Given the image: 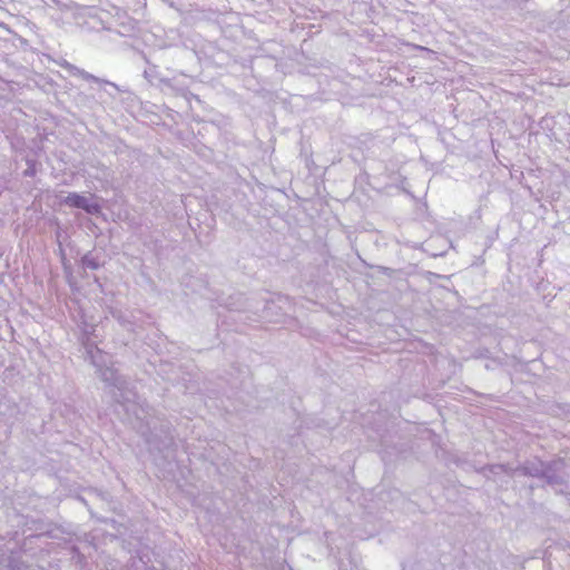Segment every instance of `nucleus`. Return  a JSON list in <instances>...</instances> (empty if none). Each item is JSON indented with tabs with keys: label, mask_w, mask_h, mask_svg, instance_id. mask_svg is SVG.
Returning <instances> with one entry per match:
<instances>
[{
	"label": "nucleus",
	"mask_w": 570,
	"mask_h": 570,
	"mask_svg": "<svg viewBox=\"0 0 570 570\" xmlns=\"http://www.w3.org/2000/svg\"><path fill=\"white\" fill-rule=\"evenodd\" d=\"M92 195H90V197H86L73 193L66 197L65 203L70 207L81 208L89 214L99 213L100 206L97 203L92 202Z\"/></svg>",
	"instance_id": "1"
}]
</instances>
